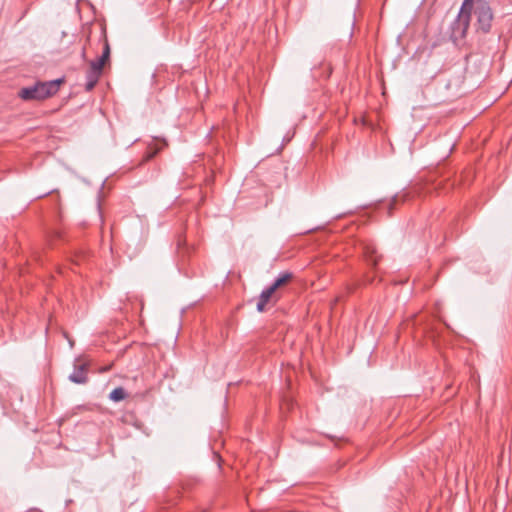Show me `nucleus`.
Returning <instances> with one entry per match:
<instances>
[{
	"instance_id": "1",
	"label": "nucleus",
	"mask_w": 512,
	"mask_h": 512,
	"mask_svg": "<svg viewBox=\"0 0 512 512\" xmlns=\"http://www.w3.org/2000/svg\"><path fill=\"white\" fill-rule=\"evenodd\" d=\"M62 82V79L47 82L39 81L31 86L21 88L18 96L24 101L44 100L55 95L59 91Z\"/></svg>"
},
{
	"instance_id": "2",
	"label": "nucleus",
	"mask_w": 512,
	"mask_h": 512,
	"mask_svg": "<svg viewBox=\"0 0 512 512\" xmlns=\"http://www.w3.org/2000/svg\"><path fill=\"white\" fill-rule=\"evenodd\" d=\"M474 0H464L456 20L452 24L451 38L459 41L466 36Z\"/></svg>"
},
{
	"instance_id": "3",
	"label": "nucleus",
	"mask_w": 512,
	"mask_h": 512,
	"mask_svg": "<svg viewBox=\"0 0 512 512\" xmlns=\"http://www.w3.org/2000/svg\"><path fill=\"white\" fill-rule=\"evenodd\" d=\"M474 14L477 18V30L488 33L492 26L493 13L489 4L484 0H477Z\"/></svg>"
},
{
	"instance_id": "4",
	"label": "nucleus",
	"mask_w": 512,
	"mask_h": 512,
	"mask_svg": "<svg viewBox=\"0 0 512 512\" xmlns=\"http://www.w3.org/2000/svg\"><path fill=\"white\" fill-rule=\"evenodd\" d=\"M103 67L95 63L94 61L90 62L89 68L86 72V83L85 89L87 91H91L97 84L101 74Z\"/></svg>"
},
{
	"instance_id": "5",
	"label": "nucleus",
	"mask_w": 512,
	"mask_h": 512,
	"mask_svg": "<svg viewBox=\"0 0 512 512\" xmlns=\"http://www.w3.org/2000/svg\"><path fill=\"white\" fill-rule=\"evenodd\" d=\"M87 371L86 363L75 364L73 372L69 375V380L76 384H85L88 381Z\"/></svg>"
},
{
	"instance_id": "6",
	"label": "nucleus",
	"mask_w": 512,
	"mask_h": 512,
	"mask_svg": "<svg viewBox=\"0 0 512 512\" xmlns=\"http://www.w3.org/2000/svg\"><path fill=\"white\" fill-rule=\"evenodd\" d=\"M362 250L367 262L375 267L379 259L375 246L372 243H363Z\"/></svg>"
},
{
	"instance_id": "7",
	"label": "nucleus",
	"mask_w": 512,
	"mask_h": 512,
	"mask_svg": "<svg viewBox=\"0 0 512 512\" xmlns=\"http://www.w3.org/2000/svg\"><path fill=\"white\" fill-rule=\"evenodd\" d=\"M275 291L276 289L271 285L261 292L257 302V310L259 312H263L265 310L266 304L269 302Z\"/></svg>"
},
{
	"instance_id": "8",
	"label": "nucleus",
	"mask_w": 512,
	"mask_h": 512,
	"mask_svg": "<svg viewBox=\"0 0 512 512\" xmlns=\"http://www.w3.org/2000/svg\"><path fill=\"white\" fill-rule=\"evenodd\" d=\"M110 57V46L107 38L104 36V45L102 55L97 59L93 60L95 63L103 67Z\"/></svg>"
},
{
	"instance_id": "9",
	"label": "nucleus",
	"mask_w": 512,
	"mask_h": 512,
	"mask_svg": "<svg viewBox=\"0 0 512 512\" xmlns=\"http://www.w3.org/2000/svg\"><path fill=\"white\" fill-rule=\"evenodd\" d=\"M293 275L290 272H281L279 276L275 279L272 286L277 290L281 286L287 284L292 279Z\"/></svg>"
},
{
	"instance_id": "10",
	"label": "nucleus",
	"mask_w": 512,
	"mask_h": 512,
	"mask_svg": "<svg viewBox=\"0 0 512 512\" xmlns=\"http://www.w3.org/2000/svg\"><path fill=\"white\" fill-rule=\"evenodd\" d=\"M127 397L126 391L122 387H117L109 394V399L114 402H119Z\"/></svg>"
},
{
	"instance_id": "11",
	"label": "nucleus",
	"mask_w": 512,
	"mask_h": 512,
	"mask_svg": "<svg viewBox=\"0 0 512 512\" xmlns=\"http://www.w3.org/2000/svg\"><path fill=\"white\" fill-rule=\"evenodd\" d=\"M161 142H162V146L161 147L156 148L154 151L147 153V155L145 157L146 161L152 159L157 154L158 151H160L163 147L167 146V142H166L165 139H162Z\"/></svg>"
},
{
	"instance_id": "12",
	"label": "nucleus",
	"mask_w": 512,
	"mask_h": 512,
	"mask_svg": "<svg viewBox=\"0 0 512 512\" xmlns=\"http://www.w3.org/2000/svg\"><path fill=\"white\" fill-rule=\"evenodd\" d=\"M396 202V199L393 200V202L389 203V210L393 208L394 203Z\"/></svg>"
},
{
	"instance_id": "13",
	"label": "nucleus",
	"mask_w": 512,
	"mask_h": 512,
	"mask_svg": "<svg viewBox=\"0 0 512 512\" xmlns=\"http://www.w3.org/2000/svg\"><path fill=\"white\" fill-rule=\"evenodd\" d=\"M85 56H86V51H85V48H83V50H82V57L85 58Z\"/></svg>"
}]
</instances>
